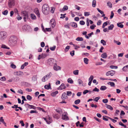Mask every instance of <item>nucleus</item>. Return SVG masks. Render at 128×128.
<instances>
[{"mask_svg": "<svg viewBox=\"0 0 128 128\" xmlns=\"http://www.w3.org/2000/svg\"><path fill=\"white\" fill-rule=\"evenodd\" d=\"M108 25V23L107 22H104L102 25V28H104L106 26H107Z\"/></svg>", "mask_w": 128, "mask_h": 128, "instance_id": "46", "label": "nucleus"}, {"mask_svg": "<svg viewBox=\"0 0 128 128\" xmlns=\"http://www.w3.org/2000/svg\"><path fill=\"white\" fill-rule=\"evenodd\" d=\"M56 62V60L53 58H50L48 60V64L50 66H52Z\"/></svg>", "mask_w": 128, "mask_h": 128, "instance_id": "4", "label": "nucleus"}, {"mask_svg": "<svg viewBox=\"0 0 128 128\" xmlns=\"http://www.w3.org/2000/svg\"><path fill=\"white\" fill-rule=\"evenodd\" d=\"M71 26L74 28H76L77 27V24L74 22H72L70 23Z\"/></svg>", "mask_w": 128, "mask_h": 128, "instance_id": "15", "label": "nucleus"}, {"mask_svg": "<svg viewBox=\"0 0 128 128\" xmlns=\"http://www.w3.org/2000/svg\"><path fill=\"white\" fill-rule=\"evenodd\" d=\"M24 21L25 22H26V19H28V14L27 13H26L24 15Z\"/></svg>", "mask_w": 128, "mask_h": 128, "instance_id": "18", "label": "nucleus"}, {"mask_svg": "<svg viewBox=\"0 0 128 128\" xmlns=\"http://www.w3.org/2000/svg\"><path fill=\"white\" fill-rule=\"evenodd\" d=\"M34 12L36 14L37 16L38 17H39L40 16V14L39 13V10L38 8H36V10H34Z\"/></svg>", "mask_w": 128, "mask_h": 128, "instance_id": "13", "label": "nucleus"}, {"mask_svg": "<svg viewBox=\"0 0 128 128\" xmlns=\"http://www.w3.org/2000/svg\"><path fill=\"white\" fill-rule=\"evenodd\" d=\"M110 68L112 69H117L118 67L117 66L111 65L110 66Z\"/></svg>", "mask_w": 128, "mask_h": 128, "instance_id": "38", "label": "nucleus"}, {"mask_svg": "<svg viewBox=\"0 0 128 128\" xmlns=\"http://www.w3.org/2000/svg\"><path fill=\"white\" fill-rule=\"evenodd\" d=\"M106 108L108 109H109L111 110H113V108L111 106L107 104H106Z\"/></svg>", "mask_w": 128, "mask_h": 128, "instance_id": "22", "label": "nucleus"}, {"mask_svg": "<svg viewBox=\"0 0 128 128\" xmlns=\"http://www.w3.org/2000/svg\"><path fill=\"white\" fill-rule=\"evenodd\" d=\"M42 12L45 14H47L50 12V8L46 4H44L42 7Z\"/></svg>", "mask_w": 128, "mask_h": 128, "instance_id": "1", "label": "nucleus"}, {"mask_svg": "<svg viewBox=\"0 0 128 128\" xmlns=\"http://www.w3.org/2000/svg\"><path fill=\"white\" fill-rule=\"evenodd\" d=\"M101 43L104 46L106 45V42L103 40H102L100 41Z\"/></svg>", "mask_w": 128, "mask_h": 128, "instance_id": "43", "label": "nucleus"}, {"mask_svg": "<svg viewBox=\"0 0 128 128\" xmlns=\"http://www.w3.org/2000/svg\"><path fill=\"white\" fill-rule=\"evenodd\" d=\"M58 91H56L54 92H52L51 94V95L53 96H55L56 95L58 94Z\"/></svg>", "mask_w": 128, "mask_h": 128, "instance_id": "27", "label": "nucleus"}, {"mask_svg": "<svg viewBox=\"0 0 128 128\" xmlns=\"http://www.w3.org/2000/svg\"><path fill=\"white\" fill-rule=\"evenodd\" d=\"M80 102V99H78L74 101V104H78Z\"/></svg>", "mask_w": 128, "mask_h": 128, "instance_id": "35", "label": "nucleus"}, {"mask_svg": "<svg viewBox=\"0 0 128 128\" xmlns=\"http://www.w3.org/2000/svg\"><path fill=\"white\" fill-rule=\"evenodd\" d=\"M30 17L32 20H36V16L34 14H31L30 15Z\"/></svg>", "mask_w": 128, "mask_h": 128, "instance_id": "20", "label": "nucleus"}, {"mask_svg": "<svg viewBox=\"0 0 128 128\" xmlns=\"http://www.w3.org/2000/svg\"><path fill=\"white\" fill-rule=\"evenodd\" d=\"M85 22L83 20L80 21V24L81 25H83L85 24Z\"/></svg>", "mask_w": 128, "mask_h": 128, "instance_id": "63", "label": "nucleus"}, {"mask_svg": "<svg viewBox=\"0 0 128 128\" xmlns=\"http://www.w3.org/2000/svg\"><path fill=\"white\" fill-rule=\"evenodd\" d=\"M72 92L71 91H67V95L68 96H70L71 95Z\"/></svg>", "mask_w": 128, "mask_h": 128, "instance_id": "54", "label": "nucleus"}, {"mask_svg": "<svg viewBox=\"0 0 128 128\" xmlns=\"http://www.w3.org/2000/svg\"><path fill=\"white\" fill-rule=\"evenodd\" d=\"M51 74H52L51 72H50L49 73L47 74L46 75L44 76L46 78V80H48L50 78L51 76Z\"/></svg>", "mask_w": 128, "mask_h": 128, "instance_id": "14", "label": "nucleus"}, {"mask_svg": "<svg viewBox=\"0 0 128 128\" xmlns=\"http://www.w3.org/2000/svg\"><path fill=\"white\" fill-rule=\"evenodd\" d=\"M66 88V87L65 85L64 84L62 83L57 88V89L59 90H63Z\"/></svg>", "mask_w": 128, "mask_h": 128, "instance_id": "9", "label": "nucleus"}, {"mask_svg": "<svg viewBox=\"0 0 128 128\" xmlns=\"http://www.w3.org/2000/svg\"><path fill=\"white\" fill-rule=\"evenodd\" d=\"M0 118L1 119H2V120H0V122H2L4 124L5 126H6V123L4 121V120L2 119L3 117H1Z\"/></svg>", "mask_w": 128, "mask_h": 128, "instance_id": "42", "label": "nucleus"}, {"mask_svg": "<svg viewBox=\"0 0 128 128\" xmlns=\"http://www.w3.org/2000/svg\"><path fill=\"white\" fill-rule=\"evenodd\" d=\"M107 5L109 6L110 8H112V4L110 2H108L107 3Z\"/></svg>", "mask_w": 128, "mask_h": 128, "instance_id": "51", "label": "nucleus"}, {"mask_svg": "<svg viewBox=\"0 0 128 128\" xmlns=\"http://www.w3.org/2000/svg\"><path fill=\"white\" fill-rule=\"evenodd\" d=\"M84 63L86 64H88V60L87 58H85L84 59Z\"/></svg>", "mask_w": 128, "mask_h": 128, "instance_id": "28", "label": "nucleus"}, {"mask_svg": "<svg viewBox=\"0 0 128 128\" xmlns=\"http://www.w3.org/2000/svg\"><path fill=\"white\" fill-rule=\"evenodd\" d=\"M30 27V26H29L27 25H25L22 27V29L24 30H26L28 28H29Z\"/></svg>", "mask_w": 128, "mask_h": 128, "instance_id": "12", "label": "nucleus"}, {"mask_svg": "<svg viewBox=\"0 0 128 128\" xmlns=\"http://www.w3.org/2000/svg\"><path fill=\"white\" fill-rule=\"evenodd\" d=\"M54 64L53 67V68L54 70H60L61 69V68L60 66H58L56 63Z\"/></svg>", "mask_w": 128, "mask_h": 128, "instance_id": "8", "label": "nucleus"}, {"mask_svg": "<svg viewBox=\"0 0 128 128\" xmlns=\"http://www.w3.org/2000/svg\"><path fill=\"white\" fill-rule=\"evenodd\" d=\"M114 27V24H111L110 26L108 27V30H112Z\"/></svg>", "mask_w": 128, "mask_h": 128, "instance_id": "23", "label": "nucleus"}, {"mask_svg": "<svg viewBox=\"0 0 128 128\" xmlns=\"http://www.w3.org/2000/svg\"><path fill=\"white\" fill-rule=\"evenodd\" d=\"M41 55V58H44L46 56V54H42Z\"/></svg>", "mask_w": 128, "mask_h": 128, "instance_id": "48", "label": "nucleus"}, {"mask_svg": "<svg viewBox=\"0 0 128 128\" xmlns=\"http://www.w3.org/2000/svg\"><path fill=\"white\" fill-rule=\"evenodd\" d=\"M28 62H25L23 64H22V65L21 67V68L22 69H23L24 68V67L27 66L28 65Z\"/></svg>", "mask_w": 128, "mask_h": 128, "instance_id": "16", "label": "nucleus"}, {"mask_svg": "<svg viewBox=\"0 0 128 128\" xmlns=\"http://www.w3.org/2000/svg\"><path fill=\"white\" fill-rule=\"evenodd\" d=\"M53 116L54 118L56 119H58L60 118V116H58V114H56L54 115Z\"/></svg>", "mask_w": 128, "mask_h": 128, "instance_id": "37", "label": "nucleus"}, {"mask_svg": "<svg viewBox=\"0 0 128 128\" xmlns=\"http://www.w3.org/2000/svg\"><path fill=\"white\" fill-rule=\"evenodd\" d=\"M96 1L95 0H93L92 2V6L93 7H95L96 5Z\"/></svg>", "mask_w": 128, "mask_h": 128, "instance_id": "26", "label": "nucleus"}, {"mask_svg": "<svg viewBox=\"0 0 128 128\" xmlns=\"http://www.w3.org/2000/svg\"><path fill=\"white\" fill-rule=\"evenodd\" d=\"M90 20L88 18H87L86 19V23H87V25L88 26H89L90 24Z\"/></svg>", "mask_w": 128, "mask_h": 128, "instance_id": "57", "label": "nucleus"}, {"mask_svg": "<svg viewBox=\"0 0 128 128\" xmlns=\"http://www.w3.org/2000/svg\"><path fill=\"white\" fill-rule=\"evenodd\" d=\"M73 73L75 75L78 74V70H76L74 71L73 72Z\"/></svg>", "mask_w": 128, "mask_h": 128, "instance_id": "39", "label": "nucleus"}, {"mask_svg": "<svg viewBox=\"0 0 128 128\" xmlns=\"http://www.w3.org/2000/svg\"><path fill=\"white\" fill-rule=\"evenodd\" d=\"M67 112H64L62 115V119L66 120H68L69 118L68 116Z\"/></svg>", "mask_w": 128, "mask_h": 128, "instance_id": "5", "label": "nucleus"}, {"mask_svg": "<svg viewBox=\"0 0 128 128\" xmlns=\"http://www.w3.org/2000/svg\"><path fill=\"white\" fill-rule=\"evenodd\" d=\"M74 50H72L71 52H70V54L72 56H74Z\"/></svg>", "mask_w": 128, "mask_h": 128, "instance_id": "55", "label": "nucleus"}, {"mask_svg": "<svg viewBox=\"0 0 128 128\" xmlns=\"http://www.w3.org/2000/svg\"><path fill=\"white\" fill-rule=\"evenodd\" d=\"M24 106H27L30 109H33L34 110H36L37 107L32 105H30L28 104H25Z\"/></svg>", "mask_w": 128, "mask_h": 128, "instance_id": "6", "label": "nucleus"}, {"mask_svg": "<svg viewBox=\"0 0 128 128\" xmlns=\"http://www.w3.org/2000/svg\"><path fill=\"white\" fill-rule=\"evenodd\" d=\"M51 8L50 12L52 13H54V8L53 7H52Z\"/></svg>", "mask_w": 128, "mask_h": 128, "instance_id": "53", "label": "nucleus"}, {"mask_svg": "<svg viewBox=\"0 0 128 128\" xmlns=\"http://www.w3.org/2000/svg\"><path fill=\"white\" fill-rule=\"evenodd\" d=\"M56 48V46H53L51 47L50 48V49L52 51L54 50Z\"/></svg>", "mask_w": 128, "mask_h": 128, "instance_id": "50", "label": "nucleus"}, {"mask_svg": "<svg viewBox=\"0 0 128 128\" xmlns=\"http://www.w3.org/2000/svg\"><path fill=\"white\" fill-rule=\"evenodd\" d=\"M68 9V7L67 6H65L62 9V11L67 10Z\"/></svg>", "mask_w": 128, "mask_h": 128, "instance_id": "33", "label": "nucleus"}, {"mask_svg": "<svg viewBox=\"0 0 128 128\" xmlns=\"http://www.w3.org/2000/svg\"><path fill=\"white\" fill-rule=\"evenodd\" d=\"M24 85L26 87L29 86H30V84L27 82H24Z\"/></svg>", "mask_w": 128, "mask_h": 128, "instance_id": "62", "label": "nucleus"}, {"mask_svg": "<svg viewBox=\"0 0 128 128\" xmlns=\"http://www.w3.org/2000/svg\"><path fill=\"white\" fill-rule=\"evenodd\" d=\"M1 48H6V49H9V48H8L4 44H2V46Z\"/></svg>", "mask_w": 128, "mask_h": 128, "instance_id": "52", "label": "nucleus"}, {"mask_svg": "<svg viewBox=\"0 0 128 128\" xmlns=\"http://www.w3.org/2000/svg\"><path fill=\"white\" fill-rule=\"evenodd\" d=\"M6 80V78L4 76L2 77L0 79V80L2 81H5Z\"/></svg>", "mask_w": 128, "mask_h": 128, "instance_id": "45", "label": "nucleus"}, {"mask_svg": "<svg viewBox=\"0 0 128 128\" xmlns=\"http://www.w3.org/2000/svg\"><path fill=\"white\" fill-rule=\"evenodd\" d=\"M92 91L98 92L99 91V90L96 87H95L94 89H93Z\"/></svg>", "mask_w": 128, "mask_h": 128, "instance_id": "56", "label": "nucleus"}, {"mask_svg": "<svg viewBox=\"0 0 128 128\" xmlns=\"http://www.w3.org/2000/svg\"><path fill=\"white\" fill-rule=\"evenodd\" d=\"M76 40L80 41L83 40V39L82 38L78 37L76 39Z\"/></svg>", "mask_w": 128, "mask_h": 128, "instance_id": "32", "label": "nucleus"}, {"mask_svg": "<svg viewBox=\"0 0 128 128\" xmlns=\"http://www.w3.org/2000/svg\"><path fill=\"white\" fill-rule=\"evenodd\" d=\"M8 4L9 7H11L12 6H14V5L15 1L14 0H9Z\"/></svg>", "mask_w": 128, "mask_h": 128, "instance_id": "7", "label": "nucleus"}, {"mask_svg": "<svg viewBox=\"0 0 128 128\" xmlns=\"http://www.w3.org/2000/svg\"><path fill=\"white\" fill-rule=\"evenodd\" d=\"M7 36V33L5 31H2L0 32V40H5Z\"/></svg>", "mask_w": 128, "mask_h": 128, "instance_id": "3", "label": "nucleus"}, {"mask_svg": "<svg viewBox=\"0 0 128 128\" xmlns=\"http://www.w3.org/2000/svg\"><path fill=\"white\" fill-rule=\"evenodd\" d=\"M107 57V55L106 52L102 54L101 55V57L103 58H106Z\"/></svg>", "mask_w": 128, "mask_h": 128, "instance_id": "19", "label": "nucleus"}, {"mask_svg": "<svg viewBox=\"0 0 128 128\" xmlns=\"http://www.w3.org/2000/svg\"><path fill=\"white\" fill-rule=\"evenodd\" d=\"M67 81L68 82L70 83L71 84H72L73 83V81L71 78H68Z\"/></svg>", "mask_w": 128, "mask_h": 128, "instance_id": "30", "label": "nucleus"}, {"mask_svg": "<svg viewBox=\"0 0 128 128\" xmlns=\"http://www.w3.org/2000/svg\"><path fill=\"white\" fill-rule=\"evenodd\" d=\"M114 15V14L113 12L112 11L111 12V15L110 17V19H112L113 18Z\"/></svg>", "mask_w": 128, "mask_h": 128, "instance_id": "58", "label": "nucleus"}, {"mask_svg": "<svg viewBox=\"0 0 128 128\" xmlns=\"http://www.w3.org/2000/svg\"><path fill=\"white\" fill-rule=\"evenodd\" d=\"M100 98V96L96 97L94 99V101H95L96 102H98V100Z\"/></svg>", "mask_w": 128, "mask_h": 128, "instance_id": "41", "label": "nucleus"}, {"mask_svg": "<svg viewBox=\"0 0 128 128\" xmlns=\"http://www.w3.org/2000/svg\"><path fill=\"white\" fill-rule=\"evenodd\" d=\"M17 38L14 36H10L9 39V43L10 45H14L17 42Z\"/></svg>", "mask_w": 128, "mask_h": 128, "instance_id": "2", "label": "nucleus"}, {"mask_svg": "<svg viewBox=\"0 0 128 128\" xmlns=\"http://www.w3.org/2000/svg\"><path fill=\"white\" fill-rule=\"evenodd\" d=\"M119 125H121V126H123L124 127V128H126V126L125 125L123 124L122 123V122H120L118 123Z\"/></svg>", "mask_w": 128, "mask_h": 128, "instance_id": "44", "label": "nucleus"}, {"mask_svg": "<svg viewBox=\"0 0 128 128\" xmlns=\"http://www.w3.org/2000/svg\"><path fill=\"white\" fill-rule=\"evenodd\" d=\"M84 16H88L90 15V12H84Z\"/></svg>", "mask_w": 128, "mask_h": 128, "instance_id": "49", "label": "nucleus"}, {"mask_svg": "<svg viewBox=\"0 0 128 128\" xmlns=\"http://www.w3.org/2000/svg\"><path fill=\"white\" fill-rule=\"evenodd\" d=\"M108 84H110V86L112 87L115 86V84L114 82H109L108 83Z\"/></svg>", "mask_w": 128, "mask_h": 128, "instance_id": "25", "label": "nucleus"}, {"mask_svg": "<svg viewBox=\"0 0 128 128\" xmlns=\"http://www.w3.org/2000/svg\"><path fill=\"white\" fill-rule=\"evenodd\" d=\"M105 116L106 117V118H108V119L110 120L114 123H115L117 122L116 120H114V119H112L110 118V117H108L107 116Z\"/></svg>", "mask_w": 128, "mask_h": 128, "instance_id": "21", "label": "nucleus"}, {"mask_svg": "<svg viewBox=\"0 0 128 128\" xmlns=\"http://www.w3.org/2000/svg\"><path fill=\"white\" fill-rule=\"evenodd\" d=\"M125 114V113L123 110H122L120 114V116H124Z\"/></svg>", "mask_w": 128, "mask_h": 128, "instance_id": "64", "label": "nucleus"}, {"mask_svg": "<svg viewBox=\"0 0 128 128\" xmlns=\"http://www.w3.org/2000/svg\"><path fill=\"white\" fill-rule=\"evenodd\" d=\"M42 118L44 120L46 121V122L48 124H50L51 122L50 121H48L46 119L44 118L43 117Z\"/></svg>", "mask_w": 128, "mask_h": 128, "instance_id": "40", "label": "nucleus"}, {"mask_svg": "<svg viewBox=\"0 0 128 128\" xmlns=\"http://www.w3.org/2000/svg\"><path fill=\"white\" fill-rule=\"evenodd\" d=\"M50 83H49L48 85H45L44 86V88L48 90L50 89Z\"/></svg>", "mask_w": 128, "mask_h": 128, "instance_id": "29", "label": "nucleus"}, {"mask_svg": "<svg viewBox=\"0 0 128 128\" xmlns=\"http://www.w3.org/2000/svg\"><path fill=\"white\" fill-rule=\"evenodd\" d=\"M122 22H118L117 24V25L120 28H122L124 27V25L122 24H121Z\"/></svg>", "mask_w": 128, "mask_h": 128, "instance_id": "17", "label": "nucleus"}, {"mask_svg": "<svg viewBox=\"0 0 128 128\" xmlns=\"http://www.w3.org/2000/svg\"><path fill=\"white\" fill-rule=\"evenodd\" d=\"M50 22L52 27H54L56 25L54 20V19H52L50 20Z\"/></svg>", "mask_w": 128, "mask_h": 128, "instance_id": "11", "label": "nucleus"}, {"mask_svg": "<svg viewBox=\"0 0 128 128\" xmlns=\"http://www.w3.org/2000/svg\"><path fill=\"white\" fill-rule=\"evenodd\" d=\"M8 13V11L7 10H6L2 12V14L4 15H6Z\"/></svg>", "mask_w": 128, "mask_h": 128, "instance_id": "36", "label": "nucleus"}, {"mask_svg": "<svg viewBox=\"0 0 128 128\" xmlns=\"http://www.w3.org/2000/svg\"><path fill=\"white\" fill-rule=\"evenodd\" d=\"M103 102L104 103H106L108 102V100L107 99H104L102 100Z\"/></svg>", "mask_w": 128, "mask_h": 128, "instance_id": "61", "label": "nucleus"}, {"mask_svg": "<svg viewBox=\"0 0 128 128\" xmlns=\"http://www.w3.org/2000/svg\"><path fill=\"white\" fill-rule=\"evenodd\" d=\"M68 96L65 92H64L61 96V98L63 100H65L68 98Z\"/></svg>", "mask_w": 128, "mask_h": 128, "instance_id": "10", "label": "nucleus"}, {"mask_svg": "<svg viewBox=\"0 0 128 128\" xmlns=\"http://www.w3.org/2000/svg\"><path fill=\"white\" fill-rule=\"evenodd\" d=\"M94 78V76H91L88 79L89 81H92Z\"/></svg>", "mask_w": 128, "mask_h": 128, "instance_id": "60", "label": "nucleus"}, {"mask_svg": "<svg viewBox=\"0 0 128 128\" xmlns=\"http://www.w3.org/2000/svg\"><path fill=\"white\" fill-rule=\"evenodd\" d=\"M32 97L29 95H28L26 96L27 99L29 101L31 100H32Z\"/></svg>", "mask_w": 128, "mask_h": 128, "instance_id": "31", "label": "nucleus"}, {"mask_svg": "<svg viewBox=\"0 0 128 128\" xmlns=\"http://www.w3.org/2000/svg\"><path fill=\"white\" fill-rule=\"evenodd\" d=\"M70 46H67L65 50L66 52H67L68 51V50L70 49Z\"/></svg>", "mask_w": 128, "mask_h": 128, "instance_id": "59", "label": "nucleus"}, {"mask_svg": "<svg viewBox=\"0 0 128 128\" xmlns=\"http://www.w3.org/2000/svg\"><path fill=\"white\" fill-rule=\"evenodd\" d=\"M109 72L110 74V75L112 76H113L115 73V71L113 70L110 71Z\"/></svg>", "mask_w": 128, "mask_h": 128, "instance_id": "34", "label": "nucleus"}, {"mask_svg": "<svg viewBox=\"0 0 128 128\" xmlns=\"http://www.w3.org/2000/svg\"><path fill=\"white\" fill-rule=\"evenodd\" d=\"M120 111L118 110H116L115 112L114 115L115 116H117L119 114V113L120 112Z\"/></svg>", "mask_w": 128, "mask_h": 128, "instance_id": "47", "label": "nucleus"}, {"mask_svg": "<svg viewBox=\"0 0 128 128\" xmlns=\"http://www.w3.org/2000/svg\"><path fill=\"white\" fill-rule=\"evenodd\" d=\"M107 89V87L105 86H102L100 88L101 90H104Z\"/></svg>", "mask_w": 128, "mask_h": 128, "instance_id": "24", "label": "nucleus"}]
</instances>
